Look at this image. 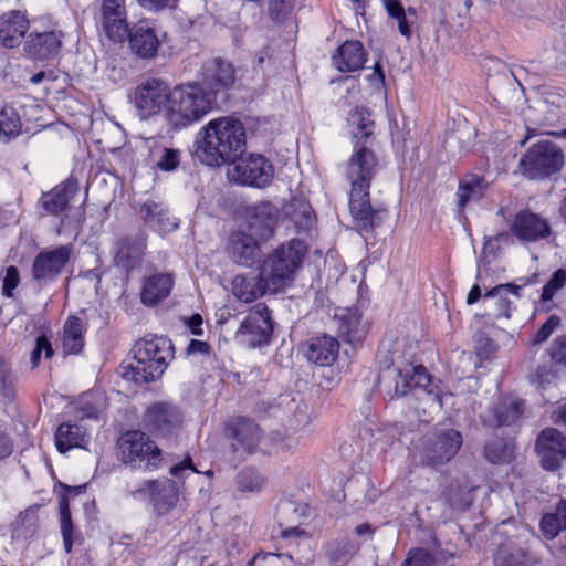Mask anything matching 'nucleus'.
Wrapping results in <instances>:
<instances>
[{
    "label": "nucleus",
    "instance_id": "1",
    "mask_svg": "<svg viewBox=\"0 0 566 566\" xmlns=\"http://www.w3.org/2000/svg\"><path fill=\"white\" fill-rule=\"evenodd\" d=\"M378 167L371 144L354 143V151L346 165L350 182L349 210L360 232H371L382 222V209L373 208L369 200L370 181Z\"/></svg>",
    "mask_w": 566,
    "mask_h": 566
},
{
    "label": "nucleus",
    "instance_id": "2",
    "mask_svg": "<svg viewBox=\"0 0 566 566\" xmlns=\"http://www.w3.org/2000/svg\"><path fill=\"white\" fill-rule=\"evenodd\" d=\"M245 129L239 119L210 120L198 134L195 156L207 166L231 164L245 150Z\"/></svg>",
    "mask_w": 566,
    "mask_h": 566
},
{
    "label": "nucleus",
    "instance_id": "3",
    "mask_svg": "<svg viewBox=\"0 0 566 566\" xmlns=\"http://www.w3.org/2000/svg\"><path fill=\"white\" fill-rule=\"evenodd\" d=\"M134 361L120 366L122 377L136 384H146L161 377L174 357V346L167 337L143 338L134 346Z\"/></svg>",
    "mask_w": 566,
    "mask_h": 566
},
{
    "label": "nucleus",
    "instance_id": "4",
    "mask_svg": "<svg viewBox=\"0 0 566 566\" xmlns=\"http://www.w3.org/2000/svg\"><path fill=\"white\" fill-rule=\"evenodd\" d=\"M214 103L213 93H208L198 82L181 84L171 91L166 118L175 128L186 127L207 115Z\"/></svg>",
    "mask_w": 566,
    "mask_h": 566
},
{
    "label": "nucleus",
    "instance_id": "5",
    "mask_svg": "<svg viewBox=\"0 0 566 566\" xmlns=\"http://www.w3.org/2000/svg\"><path fill=\"white\" fill-rule=\"evenodd\" d=\"M306 247L303 241L294 239L280 245L265 259L261 272L273 291H277L294 280L300 269Z\"/></svg>",
    "mask_w": 566,
    "mask_h": 566
},
{
    "label": "nucleus",
    "instance_id": "6",
    "mask_svg": "<svg viewBox=\"0 0 566 566\" xmlns=\"http://www.w3.org/2000/svg\"><path fill=\"white\" fill-rule=\"evenodd\" d=\"M562 148L551 140H539L521 157L518 166L528 179H544L558 172L564 166Z\"/></svg>",
    "mask_w": 566,
    "mask_h": 566
},
{
    "label": "nucleus",
    "instance_id": "7",
    "mask_svg": "<svg viewBox=\"0 0 566 566\" xmlns=\"http://www.w3.org/2000/svg\"><path fill=\"white\" fill-rule=\"evenodd\" d=\"M117 448L119 459L133 468H157L161 462L160 449L139 430L122 434Z\"/></svg>",
    "mask_w": 566,
    "mask_h": 566
},
{
    "label": "nucleus",
    "instance_id": "8",
    "mask_svg": "<svg viewBox=\"0 0 566 566\" xmlns=\"http://www.w3.org/2000/svg\"><path fill=\"white\" fill-rule=\"evenodd\" d=\"M171 91L169 85L157 77L142 80L135 87L133 102L142 119H148L169 107Z\"/></svg>",
    "mask_w": 566,
    "mask_h": 566
},
{
    "label": "nucleus",
    "instance_id": "9",
    "mask_svg": "<svg viewBox=\"0 0 566 566\" xmlns=\"http://www.w3.org/2000/svg\"><path fill=\"white\" fill-rule=\"evenodd\" d=\"M462 442L461 433L454 429L429 436L421 447L420 460L428 467H441L455 457Z\"/></svg>",
    "mask_w": 566,
    "mask_h": 566
},
{
    "label": "nucleus",
    "instance_id": "10",
    "mask_svg": "<svg viewBox=\"0 0 566 566\" xmlns=\"http://www.w3.org/2000/svg\"><path fill=\"white\" fill-rule=\"evenodd\" d=\"M231 165L228 175L239 184L256 188L266 187L273 178L274 168L262 155L250 154L248 157L239 156Z\"/></svg>",
    "mask_w": 566,
    "mask_h": 566
},
{
    "label": "nucleus",
    "instance_id": "11",
    "mask_svg": "<svg viewBox=\"0 0 566 566\" xmlns=\"http://www.w3.org/2000/svg\"><path fill=\"white\" fill-rule=\"evenodd\" d=\"M273 332V322L269 310L259 304L241 323L237 337L249 347L266 345Z\"/></svg>",
    "mask_w": 566,
    "mask_h": 566
},
{
    "label": "nucleus",
    "instance_id": "12",
    "mask_svg": "<svg viewBox=\"0 0 566 566\" xmlns=\"http://www.w3.org/2000/svg\"><path fill=\"white\" fill-rule=\"evenodd\" d=\"M98 21L105 35L119 43L128 35L126 0H99Z\"/></svg>",
    "mask_w": 566,
    "mask_h": 566
},
{
    "label": "nucleus",
    "instance_id": "13",
    "mask_svg": "<svg viewBox=\"0 0 566 566\" xmlns=\"http://www.w3.org/2000/svg\"><path fill=\"white\" fill-rule=\"evenodd\" d=\"M237 80V70L234 65L222 57H212L207 60L200 70V82H198L208 93H213L217 98L218 93L231 88Z\"/></svg>",
    "mask_w": 566,
    "mask_h": 566
},
{
    "label": "nucleus",
    "instance_id": "14",
    "mask_svg": "<svg viewBox=\"0 0 566 566\" xmlns=\"http://www.w3.org/2000/svg\"><path fill=\"white\" fill-rule=\"evenodd\" d=\"M536 451L542 467L555 471L566 458V437L556 429L547 428L537 438Z\"/></svg>",
    "mask_w": 566,
    "mask_h": 566
},
{
    "label": "nucleus",
    "instance_id": "15",
    "mask_svg": "<svg viewBox=\"0 0 566 566\" xmlns=\"http://www.w3.org/2000/svg\"><path fill=\"white\" fill-rule=\"evenodd\" d=\"M70 256L71 249L67 245L40 252L32 264L33 279L40 284L54 280L62 272Z\"/></svg>",
    "mask_w": 566,
    "mask_h": 566
},
{
    "label": "nucleus",
    "instance_id": "16",
    "mask_svg": "<svg viewBox=\"0 0 566 566\" xmlns=\"http://www.w3.org/2000/svg\"><path fill=\"white\" fill-rule=\"evenodd\" d=\"M129 46L132 51L140 59H153L157 55L161 44L155 23L143 19L128 28Z\"/></svg>",
    "mask_w": 566,
    "mask_h": 566
},
{
    "label": "nucleus",
    "instance_id": "17",
    "mask_svg": "<svg viewBox=\"0 0 566 566\" xmlns=\"http://www.w3.org/2000/svg\"><path fill=\"white\" fill-rule=\"evenodd\" d=\"M510 230L521 242H536L551 234L547 220L528 210L515 214Z\"/></svg>",
    "mask_w": 566,
    "mask_h": 566
},
{
    "label": "nucleus",
    "instance_id": "18",
    "mask_svg": "<svg viewBox=\"0 0 566 566\" xmlns=\"http://www.w3.org/2000/svg\"><path fill=\"white\" fill-rule=\"evenodd\" d=\"M144 422L149 430L157 434L168 436L180 427L182 416L175 406L157 402L146 410Z\"/></svg>",
    "mask_w": 566,
    "mask_h": 566
},
{
    "label": "nucleus",
    "instance_id": "19",
    "mask_svg": "<svg viewBox=\"0 0 566 566\" xmlns=\"http://www.w3.org/2000/svg\"><path fill=\"white\" fill-rule=\"evenodd\" d=\"M145 491L149 493L151 504L158 515L169 513L179 501L178 485L169 479L148 481L145 483V488L137 490L135 493Z\"/></svg>",
    "mask_w": 566,
    "mask_h": 566
},
{
    "label": "nucleus",
    "instance_id": "20",
    "mask_svg": "<svg viewBox=\"0 0 566 566\" xmlns=\"http://www.w3.org/2000/svg\"><path fill=\"white\" fill-rule=\"evenodd\" d=\"M233 442L231 444L234 453L252 454L254 453L262 440V431L259 426L244 417H238L231 423Z\"/></svg>",
    "mask_w": 566,
    "mask_h": 566
},
{
    "label": "nucleus",
    "instance_id": "21",
    "mask_svg": "<svg viewBox=\"0 0 566 566\" xmlns=\"http://www.w3.org/2000/svg\"><path fill=\"white\" fill-rule=\"evenodd\" d=\"M172 274L166 272H153L143 277L140 301L146 306H155L167 298L174 287Z\"/></svg>",
    "mask_w": 566,
    "mask_h": 566
},
{
    "label": "nucleus",
    "instance_id": "22",
    "mask_svg": "<svg viewBox=\"0 0 566 566\" xmlns=\"http://www.w3.org/2000/svg\"><path fill=\"white\" fill-rule=\"evenodd\" d=\"M303 352L308 361L318 366H331L338 357L339 343L328 335L316 336L304 344Z\"/></svg>",
    "mask_w": 566,
    "mask_h": 566
},
{
    "label": "nucleus",
    "instance_id": "23",
    "mask_svg": "<svg viewBox=\"0 0 566 566\" xmlns=\"http://www.w3.org/2000/svg\"><path fill=\"white\" fill-rule=\"evenodd\" d=\"M29 29L25 14L12 10L0 17V44L6 48L18 46Z\"/></svg>",
    "mask_w": 566,
    "mask_h": 566
},
{
    "label": "nucleus",
    "instance_id": "24",
    "mask_svg": "<svg viewBox=\"0 0 566 566\" xmlns=\"http://www.w3.org/2000/svg\"><path fill=\"white\" fill-rule=\"evenodd\" d=\"M277 208L270 202H260L253 208L250 217V235L256 240H268L274 232L277 220Z\"/></svg>",
    "mask_w": 566,
    "mask_h": 566
},
{
    "label": "nucleus",
    "instance_id": "25",
    "mask_svg": "<svg viewBox=\"0 0 566 566\" xmlns=\"http://www.w3.org/2000/svg\"><path fill=\"white\" fill-rule=\"evenodd\" d=\"M228 252L233 262L243 266H251L259 258L258 240L252 235L238 231L231 234Z\"/></svg>",
    "mask_w": 566,
    "mask_h": 566
},
{
    "label": "nucleus",
    "instance_id": "26",
    "mask_svg": "<svg viewBox=\"0 0 566 566\" xmlns=\"http://www.w3.org/2000/svg\"><path fill=\"white\" fill-rule=\"evenodd\" d=\"M146 247V237L142 233L123 238L117 243L116 263L126 270L133 269L140 262Z\"/></svg>",
    "mask_w": 566,
    "mask_h": 566
},
{
    "label": "nucleus",
    "instance_id": "27",
    "mask_svg": "<svg viewBox=\"0 0 566 566\" xmlns=\"http://www.w3.org/2000/svg\"><path fill=\"white\" fill-rule=\"evenodd\" d=\"M61 46V34L56 32L31 33L24 43V51L31 57L45 60L55 55Z\"/></svg>",
    "mask_w": 566,
    "mask_h": 566
},
{
    "label": "nucleus",
    "instance_id": "28",
    "mask_svg": "<svg viewBox=\"0 0 566 566\" xmlns=\"http://www.w3.org/2000/svg\"><path fill=\"white\" fill-rule=\"evenodd\" d=\"M366 62V53L359 41H346L335 55L333 63L340 72H354L363 67Z\"/></svg>",
    "mask_w": 566,
    "mask_h": 566
},
{
    "label": "nucleus",
    "instance_id": "29",
    "mask_svg": "<svg viewBox=\"0 0 566 566\" xmlns=\"http://www.w3.org/2000/svg\"><path fill=\"white\" fill-rule=\"evenodd\" d=\"M339 333L347 342L355 343L366 334V324L361 321V314L357 307L342 308L335 314Z\"/></svg>",
    "mask_w": 566,
    "mask_h": 566
},
{
    "label": "nucleus",
    "instance_id": "30",
    "mask_svg": "<svg viewBox=\"0 0 566 566\" xmlns=\"http://www.w3.org/2000/svg\"><path fill=\"white\" fill-rule=\"evenodd\" d=\"M266 289H271L268 281L263 279L262 272L259 276L237 275L232 282L233 294L242 302L250 303L263 295Z\"/></svg>",
    "mask_w": 566,
    "mask_h": 566
},
{
    "label": "nucleus",
    "instance_id": "31",
    "mask_svg": "<svg viewBox=\"0 0 566 566\" xmlns=\"http://www.w3.org/2000/svg\"><path fill=\"white\" fill-rule=\"evenodd\" d=\"M488 188L489 185L482 176L475 174L463 176L457 192L459 209L463 210L469 202L483 198Z\"/></svg>",
    "mask_w": 566,
    "mask_h": 566
},
{
    "label": "nucleus",
    "instance_id": "32",
    "mask_svg": "<svg viewBox=\"0 0 566 566\" xmlns=\"http://www.w3.org/2000/svg\"><path fill=\"white\" fill-rule=\"evenodd\" d=\"M84 324L77 316H70L63 327L62 347L65 354H78L84 347Z\"/></svg>",
    "mask_w": 566,
    "mask_h": 566
},
{
    "label": "nucleus",
    "instance_id": "33",
    "mask_svg": "<svg viewBox=\"0 0 566 566\" xmlns=\"http://www.w3.org/2000/svg\"><path fill=\"white\" fill-rule=\"evenodd\" d=\"M86 442V431L82 426L62 423L55 433V444L61 453H65L72 448H84Z\"/></svg>",
    "mask_w": 566,
    "mask_h": 566
},
{
    "label": "nucleus",
    "instance_id": "34",
    "mask_svg": "<svg viewBox=\"0 0 566 566\" xmlns=\"http://www.w3.org/2000/svg\"><path fill=\"white\" fill-rule=\"evenodd\" d=\"M348 124L352 127L355 143L371 144L374 120L366 108L356 107L352 111L348 116Z\"/></svg>",
    "mask_w": 566,
    "mask_h": 566
},
{
    "label": "nucleus",
    "instance_id": "35",
    "mask_svg": "<svg viewBox=\"0 0 566 566\" xmlns=\"http://www.w3.org/2000/svg\"><path fill=\"white\" fill-rule=\"evenodd\" d=\"M520 290L521 286L514 283L500 284L488 291L484 294V297L495 300L496 311L494 315L496 317L502 316L505 318H510L512 300H510L509 296L512 295L515 298H517L520 296Z\"/></svg>",
    "mask_w": 566,
    "mask_h": 566
},
{
    "label": "nucleus",
    "instance_id": "36",
    "mask_svg": "<svg viewBox=\"0 0 566 566\" xmlns=\"http://www.w3.org/2000/svg\"><path fill=\"white\" fill-rule=\"evenodd\" d=\"M75 192L76 186L72 181L62 184L42 197V207L49 213L56 214L66 208Z\"/></svg>",
    "mask_w": 566,
    "mask_h": 566
},
{
    "label": "nucleus",
    "instance_id": "37",
    "mask_svg": "<svg viewBox=\"0 0 566 566\" xmlns=\"http://www.w3.org/2000/svg\"><path fill=\"white\" fill-rule=\"evenodd\" d=\"M523 413V405L520 400H503L496 405L492 417L486 420L490 426L503 427L517 422Z\"/></svg>",
    "mask_w": 566,
    "mask_h": 566
},
{
    "label": "nucleus",
    "instance_id": "38",
    "mask_svg": "<svg viewBox=\"0 0 566 566\" xmlns=\"http://www.w3.org/2000/svg\"><path fill=\"white\" fill-rule=\"evenodd\" d=\"M525 553L513 542L500 544L494 555V566H525Z\"/></svg>",
    "mask_w": 566,
    "mask_h": 566
},
{
    "label": "nucleus",
    "instance_id": "39",
    "mask_svg": "<svg viewBox=\"0 0 566 566\" xmlns=\"http://www.w3.org/2000/svg\"><path fill=\"white\" fill-rule=\"evenodd\" d=\"M384 6L389 18L397 21L400 34L406 39H409L411 35V30L409 27L407 15H415V9L408 8V10L406 11L402 3L399 0H384Z\"/></svg>",
    "mask_w": 566,
    "mask_h": 566
},
{
    "label": "nucleus",
    "instance_id": "40",
    "mask_svg": "<svg viewBox=\"0 0 566 566\" xmlns=\"http://www.w3.org/2000/svg\"><path fill=\"white\" fill-rule=\"evenodd\" d=\"M237 489L243 493L260 492L264 484L265 478L253 468L241 470L235 479Z\"/></svg>",
    "mask_w": 566,
    "mask_h": 566
},
{
    "label": "nucleus",
    "instance_id": "41",
    "mask_svg": "<svg viewBox=\"0 0 566 566\" xmlns=\"http://www.w3.org/2000/svg\"><path fill=\"white\" fill-rule=\"evenodd\" d=\"M484 457L493 464L505 463L512 459L513 448L506 441L495 439L485 446Z\"/></svg>",
    "mask_w": 566,
    "mask_h": 566
},
{
    "label": "nucleus",
    "instance_id": "42",
    "mask_svg": "<svg viewBox=\"0 0 566 566\" xmlns=\"http://www.w3.org/2000/svg\"><path fill=\"white\" fill-rule=\"evenodd\" d=\"M60 527L63 537L64 549L71 553L73 545V524L67 499H61L60 503Z\"/></svg>",
    "mask_w": 566,
    "mask_h": 566
},
{
    "label": "nucleus",
    "instance_id": "43",
    "mask_svg": "<svg viewBox=\"0 0 566 566\" xmlns=\"http://www.w3.org/2000/svg\"><path fill=\"white\" fill-rule=\"evenodd\" d=\"M156 158V166L163 171L175 170L180 163V151L174 148L161 147L151 153Z\"/></svg>",
    "mask_w": 566,
    "mask_h": 566
},
{
    "label": "nucleus",
    "instance_id": "44",
    "mask_svg": "<svg viewBox=\"0 0 566 566\" xmlns=\"http://www.w3.org/2000/svg\"><path fill=\"white\" fill-rule=\"evenodd\" d=\"M357 551L349 539H340L329 545L326 554L332 563H346Z\"/></svg>",
    "mask_w": 566,
    "mask_h": 566
},
{
    "label": "nucleus",
    "instance_id": "45",
    "mask_svg": "<svg viewBox=\"0 0 566 566\" xmlns=\"http://www.w3.org/2000/svg\"><path fill=\"white\" fill-rule=\"evenodd\" d=\"M21 129V119L12 106H4L0 111V133L10 137L18 135Z\"/></svg>",
    "mask_w": 566,
    "mask_h": 566
},
{
    "label": "nucleus",
    "instance_id": "46",
    "mask_svg": "<svg viewBox=\"0 0 566 566\" xmlns=\"http://www.w3.org/2000/svg\"><path fill=\"white\" fill-rule=\"evenodd\" d=\"M15 377L8 363L0 357V395L11 401L14 398Z\"/></svg>",
    "mask_w": 566,
    "mask_h": 566
},
{
    "label": "nucleus",
    "instance_id": "47",
    "mask_svg": "<svg viewBox=\"0 0 566 566\" xmlns=\"http://www.w3.org/2000/svg\"><path fill=\"white\" fill-rule=\"evenodd\" d=\"M395 394L397 396H403L407 392L415 389L412 377H411V368L410 365H407L402 369H395Z\"/></svg>",
    "mask_w": 566,
    "mask_h": 566
},
{
    "label": "nucleus",
    "instance_id": "48",
    "mask_svg": "<svg viewBox=\"0 0 566 566\" xmlns=\"http://www.w3.org/2000/svg\"><path fill=\"white\" fill-rule=\"evenodd\" d=\"M395 394L397 396H403L407 392L415 389L412 377H411V368L410 365H407L402 369H395Z\"/></svg>",
    "mask_w": 566,
    "mask_h": 566
},
{
    "label": "nucleus",
    "instance_id": "49",
    "mask_svg": "<svg viewBox=\"0 0 566 566\" xmlns=\"http://www.w3.org/2000/svg\"><path fill=\"white\" fill-rule=\"evenodd\" d=\"M566 284V270L559 269L557 270L549 281L544 285L542 300L549 301L553 298L555 293L559 291Z\"/></svg>",
    "mask_w": 566,
    "mask_h": 566
},
{
    "label": "nucleus",
    "instance_id": "50",
    "mask_svg": "<svg viewBox=\"0 0 566 566\" xmlns=\"http://www.w3.org/2000/svg\"><path fill=\"white\" fill-rule=\"evenodd\" d=\"M42 352H44L45 358H51L53 355V349H52L51 343L44 335L39 336L36 338L35 347L33 348V350L30 354V360L32 364V368L38 367Z\"/></svg>",
    "mask_w": 566,
    "mask_h": 566
},
{
    "label": "nucleus",
    "instance_id": "51",
    "mask_svg": "<svg viewBox=\"0 0 566 566\" xmlns=\"http://www.w3.org/2000/svg\"><path fill=\"white\" fill-rule=\"evenodd\" d=\"M434 558L424 548H417L409 553L402 566H432Z\"/></svg>",
    "mask_w": 566,
    "mask_h": 566
},
{
    "label": "nucleus",
    "instance_id": "52",
    "mask_svg": "<svg viewBox=\"0 0 566 566\" xmlns=\"http://www.w3.org/2000/svg\"><path fill=\"white\" fill-rule=\"evenodd\" d=\"M292 7L285 0H269V14L276 23H282L291 13Z\"/></svg>",
    "mask_w": 566,
    "mask_h": 566
},
{
    "label": "nucleus",
    "instance_id": "53",
    "mask_svg": "<svg viewBox=\"0 0 566 566\" xmlns=\"http://www.w3.org/2000/svg\"><path fill=\"white\" fill-rule=\"evenodd\" d=\"M559 325L560 318L557 315H552L535 334L533 342L535 344L545 342Z\"/></svg>",
    "mask_w": 566,
    "mask_h": 566
},
{
    "label": "nucleus",
    "instance_id": "54",
    "mask_svg": "<svg viewBox=\"0 0 566 566\" xmlns=\"http://www.w3.org/2000/svg\"><path fill=\"white\" fill-rule=\"evenodd\" d=\"M541 527L544 535L549 539L555 538L560 531L565 530L551 513H547L542 517Z\"/></svg>",
    "mask_w": 566,
    "mask_h": 566
},
{
    "label": "nucleus",
    "instance_id": "55",
    "mask_svg": "<svg viewBox=\"0 0 566 566\" xmlns=\"http://www.w3.org/2000/svg\"><path fill=\"white\" fill-rule=\"evenodd\" d=\"M549 355L554 363L566 365V335L554 340Z\"/></svg>",
    "mask_w": 566,
    "mask_h": 566
},
{
    "label": "nucleus",
    "instance_id": "56",
    "mask_svg": "<svg viewBox=\"0 0 566 566\" xmlns=\"http://www.w3.org/2000/svg\"><path fill=\"white\" fill-rule=\"evenodd\" d=\"M412 382L416 388L424 389L431 381L430 375L422 365H410Z\"/></svg>",
    "mask_w": 566,
    "mask_h": 566
},
{
    "label": "nucleus",
    "instance_id": "57",
    "mask_svg": "<svg viewBox=\"0 0 566 566\" xmlns=\"http://www.w3.org/2000/svg\"><path fill=\"white\" fill-rule=\"evenodd\" d=\"M140 213L143 219L153 226L158 214H165V208L160 203L145 202L140 209Z\"/></svg>",
    "mask_w": 566,
    "mask_h": 566
},
{
    "label": "nucleus",
    "instance_id": "58",
    "mask_svg": "<svg viewBox=\"0 0 566 566\" xmlns=\"http://www.w3.org/2000/svg\"><path fill=\"white\" fill-rule=\"evenodd\" d=\"M20 282L19 271L15 266H9L6 271V276L3 279V294L7 296H11L12 290H14Z\"/></svg>",
    "mask_w": 566,
    "mask_h": 566
},
{
    "label": "nucleus",
    "instance_id": "59",
    "mask_svg": "<svg viewBox=\"0 0 566 566\" xmlns=\"http://www.w3.org/2000/svg\"><path fill=\"white\" fill-rule=\"evenodd\" d=\"M136 2L142 8L155 12L176 6V0H136Z\"/></svg>",
    "mask_w": 566,
    "mask_h": 566
},
{
    "label": "nucleus",
    "instance_id": "60",
    "mask_svg": "<svg viewBox=\"0 0 566 566\" xmlns=\"http://www.w3.org/2000/svg\"><path fill=\"white\" fill-rule=\"evenodd\" d=\"M154 227H157L158 230L163 232H169L177 228V222L175 218H170L168 214V211L165 209V214L160 216L155 219V222L153 224Z\"/></svg>",
    "mask_w": 566,
    "mask_h": 566
},
{
    "label": "nucleus",
    "instance_id": "61",
    "mask_svg": "<svg viewBox=\"0 0 566 566\" xmlns=\"http://www.w3.org/2000/svg\"><path fill=\"white\" fill-rule=\"evenodd\" d=\"M13 442L9 434L0 430V460L11 455Z\"/></svg>",
    "mask_w": 566,
    "mask_h": 566
},
{
    "label": "nucleus",
    "instance_id": "62",
    "mask_svg": "<svg viewBox=\"0 0 566 566\" xmlns=\"http://www.w3.org/2000/svg\"><path fill=\"white\" fill-rule=\"evenodd\" d=\"M186 471H190L193 474L198 473V471L193 468L190 458L185 459L184 461H181L180 463L174 465L170 469V473L174 476H177V478H182L184 476V472H186Z\"/></svg>",
    "mask_w": 566,
    "mask_h": 566
},
{
    "label": "nucleus",
    "instance_id": "63",
    "mask_svg": "<svg viewBox=\"0 0 566 566\" xmlns=\"http://www.w3.org/2000/svg\"><path fill=\"white\" fill-rule=\"evenodd\" d=\"M476 348L480 355L489 356L491 353L494 352L495 346L490 338L480 336L478 339Z\"/></svg>",
    "mask_w": 566,
    "mask_h": 566
},
{
    "label": "nucleus",
    "instance_id": "64",
    "mask_svg": "<svg viewBox=\"0 0 566 566\" xmlns=\"http://www.w3.org/2000/svg\"><path fill=\"white\" fill-rule=\"evenodd\" d=\"M552 514L566 530V500H560L557 504L556 512Z\"/></svg>",
    "mask_w": 566,
    "mask_h": 566
}]
</instances>
